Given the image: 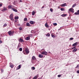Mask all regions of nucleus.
<instances>
[{
    "label": "nucleus",
    "instance_id": "1",
    "mask_svg": "<svg viewBox=\"0 0 79 79\" xmlns=\"http://www.w3.org/2000/svg\"><path fill=\"white\" fill-rule=\"evenodd\" d=\"M23 52L25 55L26 54V53L27 55H28V54H29V50H28L27 48H25V50L23 51Z\"/></svg>",
    "mask_w": 79,
    "mask_h": 79
},
{
    "label": "nucleus",
    "instance_id": "2",
    "mask_svg": "<svg viewBox=\"0 0 79 79\" xmlns=\"http://www.w3.org/2000/svg\"><path fill=\"white\" fill-rule=\"evenodd\" d=\"M8 34L10 36H11V35H13V34L15 33V31H9L8 32Z\"/></svg>",
    "mask_w": 79,
    "mask_h": 79
},
{
    "label": "nucleus",
    "instance_id": "3",
    "mask_svg": "<svg viewBox=\"0 0 79 79\" xmlns=\"http://www.w3.org/2000/svg\"><path fill=\"white\" fill-rule=\"evenodd\" d=\"M10 19L11 20V21H13L14 20V19H13V14H11L10 16L9 17Z\"/></svg>",
    "mask_w": 79,
    "mask_h": 79
},
{
    "label": "nucleus",
    "instance_id": "4",
    "mask_svg": "<svg viewBox=\"0 0 79 79\" xmlns=\"http://www.w3.org/2000/svg\"><path fill=\"white\" fill-rule=\"evenodd\" d=\"M69 11L70 12H72V13H74V9H73V8H70L69 9Z\"/></svg>",
    "mask_w": 79,
    "mask_h": 79
},
{
    "label": "nucleus",
    "instance_id": "5",
    "mask_svg": "<svg viewBox=\"0 0 79 79\" xmlns=\"http://www.w3.org/2000/svg\"><path fill=\"white\" fill-rule=\"evenodd\" d=\"M35 60H36V58L34 56H33L31 58V61H34Z\"/></svg>",
    "mask_w": 79,
    "mask_h": 79
},
{
    "label": "nucleus",
    "instance_id": "6",
    "mask_svg": "<svg viewBox=\"0 0 79 79\" xmlns=\"http://www.w3.org/2000/svg\"><path fill=\"white\" fill-rule=\"evenodd\" d=\"M42 55H47V52H46L43 51L41 53Z\"/></svg>",
    "mask_w": 79,
    "mask_h": 79
},
{
    "label": "nucleus",
    "instance_id": "7",
    "mask_svg": "<svg viewBox=\"0 0 79 79\" xmlns=\"http://www.w3.org/2000/svg\"><path fill=\"white\" fill-rule=\"evenodd\" d=\"M30 37H31V36H28V37H27L25 38V40H29L30 39Z\"/></svg>",
    "mask_w": 79,
    "mask_h": 79
},
{
    "label": "nucleus",
    "instance_id": "8",
    "mask_svg": "<svg viewBox=\"0 0 79 79\" xmlns=\"http://www.w3.org/2000/svg\"><path fill=\"white\" fill-rule=\"evenodd\" d=\"M78 43L77 42H76L75 43H74L72 45L73 47H74V46H77Z\"/></svg>",
    "mask_w": 79,
    "mask_h": 79
},
{
    "label": "nucleus",
    "instance_id": "9",
    "mask_svg": "<svg viewBox=\"0 0 79 79\" xmlns=\"http://www.w3.org/2000/svg\"><path fill=\"white\" fill-rule=\"evenodd\" d=\"M11 9L14 11H15V12H18V10H17V9H16L14 8H11Z\"/></svg>",
    "mask_w": 79,
    "mask_h": 79
},
{
    "label": "nucleus",
    "instance_id": "10",
    "mask_svg": "<svg viewBox=\"0 0 79 79\" xmlns=\"http://www.w3.org/2000/svg\"><path fill=\"white\" fill-rule=\"evenodd\" d=\"M74 14L75 15H79V10L77 11V12L75 13Z\"/></svg>",
    "mask_w": 79,
    "mask_h": 79
},
{
    "label": "nucleus",
    "instance_id": "11",
    "mask_svg": "<svg viewBox=\"0 0 79 79\" xmlns=\"http://www.w3.org/2000/svg\"><path fill=\"white\" fill-rule=\"evenodd\" d=\"M21 68V65H19L17 67V69H19Z\"/></svg>",
    "mask_w": 79,
    "mask_h": 79
},
{
    "label": "nucleus",
    "instance_id": "12",
    "mask_svg": "<svg viewBox=\"0 0 79 79\" xmlns=\"http://www.w3.org/2000/svg\"><path fill=\"white\" fill-rule=\"evenodd\" d=\"M60 6H67V5H66V3H65L64 4L61 5Z\"/></svg>",
    "mask_w": 79,
    "mask_h": 79
},
{
    "label": "nucleus",
    "instance_id": "13",
    "mask_svg": "<svg viewBox=\"0 0 79 79\" xmlns=\"http://www.w3.org/2000/svg\"><path fill=\"white\" fill-rule=\"evenodd\" d=\"M9 64H10V67L11 68H13V65L12 64V63H10Z\"/></svg>",
    "mask_w": 79,
    "mask_h": 79
},
{
    "label": "nucleus",
    "instance_id": "14",
    "mask_svg": "<svg viewBox=\"0 0 79 79\" xmlns=\"http://www.w3.org/2000/svg\"><path fill=\"white\" fill-rule=\"evenodd\" d=\"M76 51H77V49L76 48H74L73 51V53H75V52H76Z\"/></svg>",
    "mask_w": 79,
    "mask_h": 79
},
{
    "label": "nucleus",
    "instance_id": "15",
    "mask_svg": "<svg viewBox=\"0 0 79 79\" xmlns=\"http://www.w3.org/2000/svg\"><path fill=\"white\" fill-rule=\"evenodd\" d=\"M45 27H47L48 28V27H50V26L48 25V24H47V23H46L45 24Z\"/></svg>",
    "mask_w": 79,
    "mask_h": 79
},
{
    "label": "nucleus",
    "instance_id": "16",
    "mask_svg": "<svg viewBox=\"0 0 79 79\" xmlns=\"http://www.w3.org/2000/svg\"><path fill=\"white\" fill-rule=\"evenodd\" d=\"M61 16L62 17H65V16H67V14H62L61 15Z\"/></svg>",
    "mask_w": 79,
    "mask_h": 79
},
{
    "label": "nucleus",
    "instance_id": "17",
    "mask_svg": "<svg viewBox=\"0 0 79 79\" xmlns=\"http://www.w3.org/2000/svg\"><path fill=\"white\" fill-rule=\"evenodd\" d=\"M19 42H23V40L21 39V38H20L19 39Z\"/></svg>",
    "mask_w": 79,
    "mask_h": 79
},
{
    "label": "nucleus",
    "instance_id": "18",
    "mask_svg": "<svg viewBox=\"0 0 79 79\" xmlns=\"http://www.w3.org/2000/svg\"><path fill=\"white\" fill-rule=\"evenodd\" d=\"M54 34H55L53 33L51 34V36L53 38H55V36L54 35Z\"/></svg>",
    "mask_w": 79,
    "mask_h": 79
},
{
    "label": "nucleus",
    "instance_id": "19",
    "mask_svg": "<svg viewBox=\"0 0 79 79\" xmlns=\"http://www.w3.org/2000/svg\"><path fill=\"white\" fill-rule=\"evenodd\" d=\"M39 58H42L43 57V55L42 54H40L39 55Z\"/></svg>",
    "mask_w": 79,
    "mask_h": 79
},
{
    "label": "nucleus",
    "instance_id": "20",
    "mask_svg": "<svg viewBox=\"0 0 79 79\" xmlns=\"http://www.w3.org/2000/svg\"><path fill=\"white\" fill-rule=\"evenodd\" d=\"M27 26H28V27H29L30 26V24L29 23H27L26 24Z\"/></svg>",
    "mask_w": 79,
    "mask_h": 79
},
{
    "label": "nucleus",
    "instance_id": "21",
    "mask_svg": "<svg viewBox=\"0 0 79 79\" xmlns=\"http://www.w3.org/2000/svg\"><path fill=\"white\" fill-rule=\"evenodd\" d=\"M30 23L31 24H33L34 23V22L33 21H30Z\"/></svg>",
    "mask_w": 79,
    "mask_h": 79
},
{
    "label": "nucleus",
    "instance_id": "22",
    "mask_svg": "<svg viewBox=\"0 0 79 79\" xmlns=\"http://www.w3.org/2000/svg\"><path fill=\"white\" fill-rule=\"evenodd\" d=\"M46 36H47V37H49L50 36V33H47L46 35Z\"/></svg>",
    "mask_w": 79,
    "mask_h": 79
},
{
    "label": "nucleus",
    "instance_id": "23",
    "mask_svg": "<svg viewBox=\"0 0 79 79\" xmlns=\"http://www.w3.org/2000/svg\"><path fill=\"white\" fill-rule=\"evenodd\" d=\"M76 6V3H75L73 5L72 8H74V7H75Z\"/></svg>",
    "mask_w": 79,
    "mask_h": 79
},
{
    "label": "nucleus",
    "instance_id": "24",
    "mask_svg": "<svg viewBox=\"0 0 79 79\" xmlns=\"http://www.w3.org/2000/svg\"><path fill=\"white\" fill-rule=\"evenodd\" d=\"M6 11V8H4L2 10V11H3V12H4V11Z\"/></svg>",
    "mask_w": 79,
    "mask_h": 79
},
{
    "label": "nucleus",
    "instance_id": "25",
    "mask_svg": "<svg viewBox=\"0 0 79 79\" xmlns=\"http://www.w3.org/2000/svg\"><path fill=\"white\" fill-rule=\"evenodd\" d=\"M8 8L9 9V8H12V6L11 5H9L8 6Z\"/></svg>",
    "mask_w": 79,
    "mask_h": 79
},
{
    "label": "nucleus",
    "instance_id": "26",
    "mask_svg": "<svg viewBox=\"0 0 79 79\" xmlns=\"http://www.w3.org/2000/svg\"><path fill=\"white\" fill-rule=\"evenodd\" d=\"M60 10H61V11H64V10H65V9H64V8H60Z\"/></svg>",
    "mask_w": 79,
    "mask_h": 79
},
{
    "label": "nucleus",
    "instance_id": "27",
    "mask_svg": "<svg viewBox=\"0 0 79 79\" xmlns=\"http://www.w3.org/2000/svg\"><path fill=\"white\" fill-rule=\"evenodd\" d=\"M32 15H33V16H34V15H35V11H33L32 12Z\"/></svg>",
    "mask_w": 79,
    "mask_h": 79
},
{
    "label": "nucleus",
    "instance_id": "28",
    "mask_svg": "<svg viewBox=\"0 0 79 79\" xmlns=\"http://www.w3.org/2000/svg\"><path fill=\"white\" fill-rule=\"evenodd\" d=\"M15 20H16L18 19H19V17H15Z\"/></svg>",
    "mask_w": 79,
    "mask_h": 79
},
{
    "label": "nucleus",
    "instance_id": "29",
    "mask_svg": "<svg viewBox=\"0 0 79 79\" xmlns=\"http://www.w3.org/2000/svg\"><path fill=\"white\" fill-rule=\"evenodd\" d=\"M19 29L20 31H22V30H23V28L21 27H19Z\"/></svg>",
    "mask_w": 79,
    "mask_h": 79
},
{
    "label": "nucleus",
    "instance_id": "30",
    "mask_svg": "<svg viewBox=\"0 0 79 79\" xmlns=\"http://www.w3.org/2000/svg\"><path fill=\"white\" fill-rule=\"evenodd\" d=\"M7 26V25L5 23L3 27H6V26Z\"/></svg>",
    "mask_w": 79,
    "mask_h": 79
},
{
    "label": "nucleus",
    "instance_id": "31",
    "mask_svg": "<svg viewBox=\"0 0 79 79\" xmlns=\"http://www.w3.org/2000/svg\"><path fill=\"white\" fill-rule=\"evenodd\" d=\"M20 47H21V46L19 44L18 45V48H19Z\"/></svg>",
    "mask_w": 79,
    "mask_h": 79
},
{
    "label": "nucleus",
    "instance_id": "32",
    "mask_svg": "<svg viewBox=\"0 0 79 79\" xmlns=\"http://www.w3.org/2000/svg\"><path fill=\"white\" fill-rule=\"evenodd\" d=\"M23 50V49L22 48H19V51H20V52H21V51H22V50Z\"/></svg>",
    "mask_w": 79,
    "mask_h": 79
},
{
    "label": "nucleus",
    "instance_id": "33",
    "mask_svg": "<svg viewBox=\"0 0 79 79\" xmlns=\"http://www.w3.org/2000/svg\"><path fill=\"white\" fill-rule=\"evenodd\" d=\"M53 25L54 26H57V23H53Z\"/></svg>",
    "mask_w": 79,
    "mask_h": 79
},
{
    "label": "nucleus",
    "instance_id": "34",
    "mask_svg": "<svg viewBox=\"0 0 79 79\" xmlns=\"http://www.w3.org/2000/svg\"><path fill=\"white\" fill-rule=\"evenodd\" d=\"M35 69V68L34 67H31V69H33V70H34V69Z\"/></svg>",
    "mask_w": 79,
    "mask_h": 79
},
{
    "label": "nucleus",
    "instance_id": "35",
    "mask_svg": "<svg viewBox=\"0 0 79 79\" xmlns=\"http://www.w3.org/2000/svg\"><path fill=\"white\" fill-rule=\"evenodd\" d=\"M27 20V18H25L24 19V21H26Z\"/></svg>",
    "mask_w": 79,
    "mask_h": 79
},
{
    "label": "nucleus",
    "instance_id": "36",
    "mask_svg": "<svg viewBox=\"0 0 79 79\" xmlns=\"http://www.w3.org/2000/svg\"><path fill=\"white\" fill-rule=\"evenodd\" d=\"M61 76V75H58L57 76L58 77H60Z\"/></svg>",
    "mask_w": 79,
    "mask_h": 79
},
{
    "label": "nucleus",
    "instance_id": "37",
    "mask_svg": "<svg viewBox=\"0 0 79 79\" xmlns=\"http://www.w3.org/2000/svg\"><path fill=\"white\" fill-rule=\"evenodd\" d=\"M3 4H2V3H0V7L1 6H2V5Z\"/></svg>",
    "mask_w": 79,
    "mask_h": 79
},
{
    "label": "nucleus",
    "instance_id": "38",
    "mask_svg": "<svg viewBox=\"0 0 79 79\" xmlns=\"http://www.w3.org/2000/svg\"><path fill=\"white\" fill-rule=\"evenodd\" d=\"M70 40H73V38H70Z\"/></svg>",
    "mask_w": 79,
    "mask_h": 79
},
{
    "label": "nucleus",
    "instance_id": "39",
    "mask_svg": "<svg viewBox=\"0 0 79 79\" xmlns=\"http://www.w3.org/2000/svg\"><path fill=\"white\" fill-rule=\"evenodd\" d=\"M50 10L51 11H53V9H52V8H51L50 9Z\"/></svg>",
    "mask_w": 79,
    "mask_h": 79
},
{
    "label": "nucleus",
    "instance_id": "40",
    "mask_svg": "<svg viewBox=\"0 0 79 79\" xmlns=\"http://www.w3.org/2000/svg\"><path fill=\"white\" fill-rule=\"evenodd\" d=\"M2 73H3V69H1Z\"/></svg>",
    "mask_w": 79,
    "mask_h": 79
},
{
    "label": "nucleus",
    "instance_id": "41",
    "mask_svg": "<svg viewBox=\"0 0 79 79\" xmlns=\"http://www.w3.org/2000/svg\"><path fill=\"white\" fill-rule=\"evenodd\" d=\"M78 66H78V65H77L76 67V68H79V67Z\"/></svg>",
    "mask_w": 79,
    "mask_h": 79
},
{
    "label": "nucleus",
    "instance_id": "42",
    "mask_svg": "<svg viewBox=\"0 0 79 79\" xmlns=\"http://www.w3.org/2000/svg\"><path fill=\"white\" fill-rule=\"evenodd\" d=\"M2 40H0V44H2Z\"/></svg>",
    "mask_w": 79,
    "mask_h": 79
},
{
    "label": "nucleus",
    "instance_id": "43",
    "mask_svg": "<svg viewBox=\"0 0 79 79\" xmlns=\"http://www.w3.org/2000/svg\"><path fill=\"white\" fill-rule=\"evenodd\" d=\"M77 73H79V70H77Z\"/></svg>",
    "mask_w": 79,
    "mask_h": 79
},
{
    "label": "nucleus",
    "instance_id": "44",
    "mask_svg": "<svg viewBox=\"0 0 79 79\" xmlns=\"http://www.w3.org/2000/svg\"><path fill=\"white\" fill-rule=\"evenodd\" d=\"M44 8V6H43L41 8H42V9Z\"/></svg>",
    "mask_w": 79,
    "mask_h": 79
},
{
    "label": "nucleus",
    "instance_id": "45",
    "mask_svg": "<svg viewBox=\"0 0 79 79\" xmlns=\"http://www.w3.org/2000/svg\"><path fill=\"white\" fill-rule=\"evenodd\" d=\"M18 26H20V24H18Z\"/></svg>",
    "mask_w": 79,
    "mask_h": 79
},
{
    "label": "nucleus",
    "instance_id": "46",
    "mask_svg": "<svg viewBox=\"0 0 79 79\" xmlns=\"http://www.w3.org/2000/svg\"><path fill=\"white\" fill-rule=\"evenodd\" d=\"M29 35H31V36H32V34H30Z\"/></svg>",
    "mask_w": 79,
    "mask_h": 79
},
{
    "label": "nucleus",
    "instance_id": "47",
    "mask_svg": "<svg viewBox=\"0 0 79 79\" xmlns=\"http://www.w3.org/2000/svg\"><path fill=\"white\" fill-rule=\"evenodd\" d=\"M19 2H22V0H20Z\"/></svg>",
    "mask_w": 79,
    "mask_h": 79
},
{
    "label": "nucleus",
    "instance_id": "48",
    "mask_svg": "<svg viewBox=\"0 0 79 79\" xmlns=\"http://www.w3.org/2000/svg\"><path fill=\"white\" fill-rule=\"evenodd\" d=\"M72 49H74V48H75L74 47H73V48H72Z\"/></svg>",
    "mask_w": 79,
    "mask_h": 79
},
{
    "label": "nucleus",
    "instance_id": "49",
    "mask_svg": "<svg viewBox=\"0 0 79 79\" xmlns=\"http://www.w3.org/2000/svg\"><path fill=\"white\" fill-rule=\"evenodd\" d=\"M15 23H16V22H17V21L16 20H15Z\"/></svg>",
    "mask_w": 79,
    "mask_h": 79
},
{
    "label": "nucleus",
    "instance_id": "50",
    "mask_svg": "<svg viewBox=\"0 0 79 79\" xmlns=\"http://www.w3.org/2000/svg\"><path fill=\"white\" fill-rule=\"evenodd\" d=\"M74 47V48H76V46H75V47Z\"/></svg>",
    "mask_w": 79,
    "mask_h": 79
},
{
    "label": "nucleus",
    "instance_id": "51",
    "mask_svg": "<svg viewBox=\"0 0 79 79\" xmlns=\"http://www.w3.org/2000/svg\"><path fill=\"white\" fill-rule=\"evenodd\" d=\"M78 68H79V64H78Z\"/></svg>",
    "mask_w": 79,
    "mask_h": 79
},
{
    "label": "nucleus",
    "instance_id": "52",
    "mask_svg": "<svg viewBox=\"0 0 79 79\" xmlns=\"http://www.w3.org/2000/svg\"><path fill=\"white\" fill-rule=\"evenodd\" d=\"M23 62H24V61H23Z\"/></svg>",
    "mask_w": 79,
    "mask_h": 79
},
{
    "label": "nucleus",
    "instance_id": "53",
    "mask_svg": "<svg viewBox=\"0 0 79 79\" xmlns=\"http://www.w3.org/2000/svg\"><path fill=\"white\" fill-rule=\"evenodd\" d=\"M29 79H31V77H30Z\"/></svg>",
    "mask_w": 79,
    "mask_h": 79
},
{
    "label": "nucleus",
    "instance_id": "54",
    "mask_svg": "<svg viewBox=\"0 0 79 79\" xmlns=\"http://www.w3.org/2000/svg\"><path fill=\"white\" fill-rule=\"evenodd\" d=\"M37 79H41L40 78H38Z\"/></svg>",
    "mask_w": 79,
    "mask_h": 79
},
{
    "label": "nucleus",
    "instance_id": "55",
    "mask_svg": "<svg viewBox=\"0 0 79 79\" xmlns=\"http://www.w3.org/2000/svg\"><path fill=\"white\" fill-rule=\"evenodd\" d=\"M31 33H32V31H31Z\"/></svg>",
    "mask_w": 79,
    "mask_h": 79
}]
</instances>
